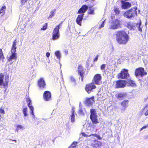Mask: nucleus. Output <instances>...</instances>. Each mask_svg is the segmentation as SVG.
Here are the masks:
<instances>
[{
    "label": "nucleus",
    "mask_w": 148,
    "mask_h": 148,
    "mask_svg": "<svg viewBox=\"0 0 148 148\" xmlns=\"http://www.w3.org/2000/svg\"><path fill=\"white\" fill-rule=\"evenodd\" d=\"M20 2L21 5H24L28 0H20Z\"/></svg>",
    "instance_id": "4c0bfd02"
},
{
    "label": "nucleus",
    "mask_w": 148,
    "mask_h": 148,
    "mask_svg": "<svg viewBox=\"0 0 148 148\" xmlns=\"http://www.w3.org/2000/svg\"><path fill=\"white\" fill-rule=\"evenodd\" d=\"M77 142H73V143L69 147H75V146L76 145H77Z\"/></svg>",
    "instance_id": "e433bc0d"
},
{
    "label": "nucleus",
    "mask_w": 148,
    "mask_h": 148,
    "mask_svg": "<svg viewBox=\"0 0 148 148\" xmlns=\"http://www.w3.org/2000/svg\"><path fill=\"white\" fill-rule=\"evenodd\" d=\"M17 41L16 40H15L13 42L12 48L11 50V51L13 52H16V45Z\"/></svg>",
    "instance_id": "4be33fe9"
},
{
    "label": "nucleus",
    "mask_w": 148,
    "mask_h": 148,
    "mask_svg": "<svg viewBox=\"0 0 148 148\" xmlns=\"http://www.w3.org/2000/svg\"><path fill=\"white\" fill-rule=\"evenodd\" d=\"M6 8V7L5 6L2 7L1 9L0 10V14L1 13L3 14H4L5 13V10Z\"/></svg>",
    "instance_id": "c756f323"
},
{
    "label": "nucleus",
    "mask_w": 148,
    "mask_h": 148,
    "mask_svg": "<svg viewBox=\"0 0 148 148\" xmlns=\"http://www.w3.org/2000/svg\"><path fill=\"white\" fill-rule=\"evenodd\" d=\"M78 72L80 76L81 77H82L84 72L82 67L81 66L79 65L78 66Z\"/></svg>",
    "instance_id": "5701e85b"
},
{
    "label": "nucleus",
    "mask_w": 148,
    "mask_h": 148,
    "mask_svg": "<svg viewBox=\"0 0 148 148\" xmlns=\"http://www.w3.org/2000/svg\"><path fill=\"white\" fill-rule=\"evenodd\" d=\"M81 103V102H79V106H80Z\"/></svg>",
    "instance_id": "6e6d98bb"
},
{
    "label": "nucleus",
    "mask_w": 148,
    "mask_h": 148,
    "mask_svg": "<svg viewBox=\"0 0 148 148\" xmlns=\"http://www.w3.org/2000/svg\"><path fill=\"white\" fill-rule=\"evenodd\" d=\"M82 135L84 136V137H89V136L88 135H87L84 132H82Z\"/></svg>",
    "instance_id": "a18cd8bd"
},
{
    "label": "nucleus",
    "mask_w": 148,
    "mask_h": 148,
    "mask_svg": "<svg viewBox=\"0 0 148 148\" xmlns=\"http://www.w3.org/2000/svg\"><path fill=\"white\" fill-rule=\"evenodd\" d=\"M47 27V24L46 23L45 24V25H44L43 26L42 28L41 29V30H45V29H46Z\"/></svg>",
    "instance_id": "ea45409f"
},
{
    "label": "nucleus",
    "mask_w": 148,
    "mask_h": 148,
    "mask_svg": "<svg viewBox=\"0 0 148 148\" xmlns=\"http://www.w3.org/2000/svg\"><path fill=\"white\" fill-rule=\"evenodd\" d=\"M127 27L130 30H134L136 29L135 24L129 23L127 24Z\"/></svg>",
    "instance_id": "b1692460"
},
{
    "label": "nucleus",
    "mask_w": 148,
    "mask_h": 148,
    "mask_svg": "<svg viewBox=\"0 0 148 148\" xmlns=\"http://www.w3.org/2000/svg\"><path fill=\"white\" fill-rule=\"evenodd\" d=\"M75 114H74V112L73 110V112H72L71 114V115L70 117H71V122L72 123H74L75 122Z\"/></svg>",
    "instance_id": "bb28decb"
},
{
    "label": "nucleus",
    "mask_w": 148,
    "mask_h": 148,
    "mask_svg": "<svg viewBox=\"0 0 148 148\" xmlns=\"http://www.w3.org/2000/svg\"><path fill=\"white\" fill-rule=\"evenodd\" d=\"M94 9L93 8L88 10V14H94Z\"/></svg>",
    "instance_id": "72a5a7b5"
},
{
    "label": "nucleus",
    "mask_w": 148,
    "mask_h": 148,
    "mask_svg": "<svg viewBox=\"0 0 148 148\" xmlns=\"http://www.w3.org/2000/svg\"><path fill=\"white\" fill-rule=\"evenodd\" d=\"M125 94L123 93H119L117 95V98L118 99H121L125 97Z\"/></svg>",
    "instance_id": "cd10ccee"
},
{
    "label": "nucleus",
    "mask_w": 148,
    "mask_h": 148,
    "mask_svg": "<svg viewBox=\"0 0 148 148\" xmlns=\"http://www.w3.org/2000/svg\"><path fill=\"white\" fill-rule=\"evenodd\" d=\"M61 23L56 26L52 32V39L53 40H57L59 38L60 34L59 31Z\"/></svg>",
    "instance_id": "39448f33"
},
{
    "label": "nucleus",
    "mask_w": 148,
    "mask_h": 148,
    "mask_svg": "<svg viewBox=\"0 0 148 148\" xmlns=\"http://www.w3.org/2000/svg\"><path fill=\"white\" fill-rule=\"evenodd\" d=\"M27 108H23V112L24 114V116H27Z\"/></svg>",
    "instance_id": "2f4dec72"
},
{
    "label": "nucleus",
    "mask_w": 148,
    "mask_h": 148,
    "mask_svg": "<svg viewBox=\"0 0 148 148\" xmlns=\"http://www.w3.org/2000/svg\"><path fill=\"white\" fill-rule=\"evenodd\" d=\"M23 126L21 125H18L17 126L16 130L18 132V130L23 129Z\"/></svg>",
    "instance_id": "473e14b6"
},
{
    "label": "nucleus",
    "mask_w": 148,
    "mask_h": 148,
    "mask_svg": "<svg viewBox=\"0 0 148 148\" xmlns=\"http://www.w3.org/2000/svg\"><path fill=\"white\" fill-rule=\"evenodd\" d=\"M94 136L96 137L99 140H101L102 139V138L99 135L96 134H91V135H89V136Z\"/></svg>",
    "instance_id": "7c9ffc66"
},
{
    "label": "nucleus",
    "mask_w": 148,
    "mask_h": 148,
    "mask_svg": "<svg viewBox=\"0 0 148 148\" xmlns=\"http://www.w3.org/2000/svg\"><path fill=\"white\" fill-rule=\"evenodd\" d=\"M70 79H71V81L72 82H73L74 83H75V79L72 76H71L70 77Z\"/></svg>",
    "instance_id": "58836bf2"
},
{
    "label": "nucleus",
    "mask_w": 148,
    "mask_h": 148,
    "mask_svg": "<svg viewBox=\"0 0 148 148\" xmlns=\"http://www.w3.org/2000/svg\"><path fill=\"white\" fill-rule=\"evenodd\" d=\"M114 12L116 14H119V10L117 8H114Z\"/></svg>",
    "instance_id": "a19ab883"
},
{
    "label": "nucleus",
    "mask_w": 148,
    "mask_h": 148,
    "mask_svg": "<svg viewBox=\"0 0 148 148\" xmlns=\"http://www.w3.org/2000/svg\"><path fill=\"white\" fill-rule=\"evenodd\" d=\"M5 58L4 57L3 54V52L2 50L1 49H0V61H1L3 62H4V59Z\"/></svg>",
    "instance_id": "393cba45"
},
{
    "label": "nucleus",
    "mask_w": 148,
    "mask_h": 148,
    "mask_svg": "<svg viewBox=\"0 0 148 148\" xmlns=\"http://www.w3.org/2000/svg\"><path fill=\"white\" fill-rule=\"evenodd\" d=\"M141 24V20H140V21L139 23H138L137 24H135V27H137L138 29V30L139 31L141 32L142 31V28L140 27V25Z\"/></svg>",
    "instance_id": "a878e982"
},
{
    "label": "nucleus",
    "mask_w": 148,
    "mask_h": 148,
    "mask_svg": "<svg viewBox=\"0 0 148 148\" xmlns=\"http://www.w3.org/2000/svg\"><path fill=\"white\" fill-rule=\"evenodd\" d=\"M105 21V20H104V21H103V23L101 24V26H99V29H101V28L103 27H104V22Z\"/></svg>",
    "instance_id": "37998d69"
},
{
    "label": "nucleus",
    "mask_w": 148,
    "mask_h": 148,
    "mask_svg": "<svg viewBox=\"0 0 148 148\" xmlns=\"http://www.w3.org/2000/svg\"><path fill=\"white\" fill-rule=\"evenodd\" d=\"M126 85L132 86H136L134 82L131 80H128L127 81L124 80H119L116 82L115 87L116 88H123Z\"/></svg>",
    "instance_id": "f03ea898"
},
{
    "label": "nucleus",
    "mask_w": 148,
    "mask_h": 148,
    "mask_svg": "<svg viewBox=\"0 0 148 148\" xmlns=\"http://www.w3.org/2000/svg\"><path fill=\"white\" fill-rule=\"evenodd\" d=\"M0 112L3 114H4L5 113V111L3 109H2V108H0Z\"/></svg>",
    "instance_id": "c03bdc74"
},
{
    "label": "nucleus",
    "mask_w": 148,
    "mask_h": 148,
    "mask_svg": "<svg viewBox=\"0 0 148 148\" xmlns=\"http://www.w3.org/2000/svg\"><path fill=\"white\" fill-rule=\"evenodd\" d=\"M96 88V86L95 85L92 83H91L86 85L85 89L88 93H90L93 89H94Z\"/></svg>",
    "instance_id": "9b49d317"
},
{
    "label": "nucleus",
    "mask_w": 148,
    "mask_h": 148,
    "mask_svg": "<svg viewBox=\"0 0 148 148\" xmlns=\"http://www.w3.org/2000/svg\"><path fill=\"white\" fill-rule=\"evenodd\" d=\"M129 75L127 70L125 69H123L121 72L118 75V78H119L125 79L129 77Z\"/></svg>",
    "instance_id": "0eeeda50"
},
{
    "label": "nucleus",
    "mask_w": 148,
    "mask_h": 148,
    "mask_svg": "<svg viewBox=\"0 0 148 148\" xmlns=\"http://www.w3.org/2000/svg\"><path fill=\"white\" fill-rule=\"evenodd\" d=\"M55 11V10H52V11H51V12H50L51 14L49 16V18H51L54 15Z\"/></svg>",
    "instance_id": "f704fd0d"
},
{
    "label": "nucleus",
    "mask_w": 148,
    "mask_h": 148,
    "mask_svg": "<svg viewBox=\"0 0 148 148\" xmlns=\"http://www.w3.org/2000/svg\"><path fill=\"white\" fill-rule=\"evenodd\" d=\"M116 36V40L119 44H125L128 40L129 37L128 35L123 31L118 32Z\"/></svg>",
    "instance_id": "f257e3e1"
},
{
    "label": "nucleus",
    "mask_w": 148,
    "mask_h": 148,
    "mask_svg": "<svg viewBox=\"0 0 148 148\" xmlns=\"http://www.w3.org/2000/svg\"><path fill=\"white\" fill-rule=\"evenodd\" d=\"M88 9V7L86 5H83L79 10L78 13L84 14Z\"/></svg>",
    "instance_id": "f3484780"
},
{
    "label": "nucleus",
    "mask_w": 148,
    "mask_h": 148,
    "mask_svg": "<svg viewBox=\"0 0 148 148\" xmlns=\"http://www.w3.org/2000/svg\"><path fill=\"white\" fill-rule=\"evenodd\" d=\"M69 148H76V147H69Z\"/></svg>",
    "instance_id": "864d4df0"
},
{
    "label": "nucleus",
    "mask_w": 148,
    "mask_h": 148,
    "mask_svg": "<svg viewBox=\"0 0 148 148\" xmlns=\"http://www.w3.org/2000/svg\"><path fill=\"white\" fill-rule=\"evenodd\" d=\"M147 107H148V104L146 105L145 108Z\"/></svg>",
    "instance_id": "3c124183"
},
{
    "label": "nucleus",
    "mask_w": 148,
    "mask_h": 148,
    "mask_svg": "<svg viewBox=\"0 0 148 148\" xmlns=\"http://www.w3.org/2000/svg\"><path fill=\"white\" fill-rule=\"evenodd\" d=\"M105 67H106L105 64H102L101 67V70H104L105 68Z\"/></svg>",
    "instance_id": "79ce46f5"
},
{
    "label": "nucleus",
    "mask_w": 148,
    "mask_h": 148,
    "mask_svg": "<svg viewBox=\"0 0 148 148\" xmlns=\"http://www.w3.org/2000/svg\"><path fill=\"white\" fill-rule=\"evenodd\" d=\"M4 75L2 73H0V88H6L8 85V82L6 80L3 82Z\"/></svg>",
    "instance_id": "6e6552de"
},
{
    "label": "nucleus",
    "mask_w": 148,
    "mask_h": 148,
    "mask_svg": "<svg viewBox=\"0 0 148 148\" xmlns=\"http://www.w3.org/2000/svg\"><path fill=\"white\" fill-rule=\"evenodd\" d=\"M98 56L97 55L96 57L94 59V61H97L98 60Z\"/></svg>",
    "instance_id": "8fccbe9b"
},
{
    "label": "nucleus",
    "mask_w": 148,
    "mask_h": 148,
    "mask_svg": "<svg viewBox=\"0 0 148 148\" xmlns=\"http://www.w3.org/2000/svg\"><path fill=\"white\" fill-rule=\"evenodd\" d=\"M55 55L56 56L57 58L60 59L61 57L60 53L59 51H57L55 52Z\"/></svg>",
    "instance_id": "c85d7f7f"
},
{
    "label": "nucleus",
    "mask_w": 148,
    "mask_h": 148,
    "mask_svg": "<svg viewBox=\"0 0 148 148\" xmlns=\"http://www.w3.org/2000/svg\"><path fill=\"white\" fill-rule=\"evenodd\" d=\"M121 2L122 3V8L123 9L128 8L131 6V4L128 2L122 1Z\"/></svg>",
    "instance_id": "dca6fc26"
},
{
    "label": "nucleus",
    "mask_w": 148,
    "mask_h": 148,
    "mask_svg": "<svg viewBox=\"0 0 148 148\" xmlns=\"http://www.w3.org/2000/svg\"><path fill=\"white\" fill-rule=\"evenodd\" d=\"M38 82V86L40 88L43 89L45 88L46 83L43 78H40Z\"/></svg>",
    "instance_id": "f8f14e48"
},
{
    "label": "nucleus",
    "mask_w": 148,
    "mask_h": 148,
    "mask_svg": "<svg viewBox=\"0 0 148 148\" xmlns=\"http://www.w3.org/2000/svg\"><path fill=\"white\" fill-rule=\"evenodd\" d=\"M94 98L93 97L86 99V104L88 106H90L94 101Z\"/></svg>",
    "instance_id": "412c9836"
},
{
    "label": "nucleus",
    "mask_w": 148,
    "mask_h": 148,
    "mask_svg": "<svg viewBox=\"0 0 148 148\" xmlns=\"http://www.w3.org/2000/svg\"><path fill=\"white\" fill-rule=\"evenodd\" d=\"M78 113L80 114H81V115H84V112L82 110V109L81 108H80V109H79V110L78 111Z\"/></svg>",
    "instance_id": "c9c22d12"
},
{
    "label": "nucleus",
    "mask_w": 148,
    "mask_h": 148,
    "mask_svg": "<svg viewBox=\"0 0 148 148\" xmlns=\"http://www.w3.org/2000/svg\"><path fill=\"white\" fill-rule=\"evenodd\" d=\"M144 115L145 116L148 115V109L144 113Z\"/></svg>",
    "instance_id": "de8ad7c7"
},
{
    "label": "nucleus",
    "mask_w": 148,
    "mask_h": 148,
    "mask_svg": "<svg viewBox=\"0 0 148 148\" xmlns=\"http://www.w3.org/2000/svg\"><path fill=\"white\" fill-rule=\"evenodd\" d=\"M13 141H14L15 143H16V140H11Z\"/></svg>",
    "instance_id": "603ef678"
},
{
    "label": "nucleus",
    "mask_w": 148,
    "mask_h": 148,
    "mask_svg": "<svg viewBox=\"0 0 148 148\" xmlns=\"http://www.w3.org/2000/svg\"><path fill=\"white\" fill-rule=\"evenodd\" d=\"M128 103V101L125 100L123 101L121 103V105L123 107V108L121 109L122 112L125 111V108L127 107Z\"/></svg>",
    "instance_id": "6ab92c4d"
},
{
    "label": "nucleus",
    "mask_w": 148,
    "mask_h": 148,
    "mask_svg": "<svg viewBox=\"0 0 148 148\" xmlns=\"http://www.w3.org/2000/svg\"><path fill=\"white\" fill-rule=\"evenodd\" d=\"M16 52L11 51V55L8 58V61L9 62L11 61L12 60H16L17 58V55Z\"/></svg>",
    "instance_id": "2eb2a0df"
},
{
    "label": "nucleus",
    "mask_w": 148,
    "mask_h": 148,
    "mask_svg": "<svg viewBox=\"0 0 148 148\" xmlns=\"http://www.w3.org/2000/svg\"><path fill=\"white\" fill-rule=\"evenodd\" d=\"M146 74V72L144 71L143 68L140 67L136 69L135 74L136 76H140L142 77Z\"/></svg>",
    "instance_id": "1a4fd4ad"
},
{
    "label": "nucleus",
    "mask_w": 148,
    "mask_h": 148,
    "mask_svg": "<svg viewBox=\"0 0 148 148\" xmlns=\"http://www.w3.org/2000/svg\"><path fill=\"white\" fill-rule=\"evenodd\" d=\"M90 113L91 115L90 117L92 122L95 124L98 123L99 122L97 119V116L95 110L91 109L90 110Z\"/></svg>",
    "instance_id": "423d86ee"
},
{
    "label": "nucleus",
    "mask_w": 148,
    "mask_h": 148,
    "mask_svg": "<svg viewBox=\"0 0 148 148\" xmlns=\"http://www.w3.org/2000/svg\"><path fill=\"white\" fill-rule=\"evenodd\" d=\"M110 28L111 29H116L121 27L120 21L118 19H115L110 21L109 23Z\"/></svg>",
    "instance_id": "7ed1b4c3"
},
{
    "label": "nucleus",
    "mask_w": 148,
    "mask_h": 148,
    "mask_svg": "<svg viewBox=\"0 0 148 148\" xmlns=\"http://www.w3.org/2000/svg\"><path fill=\"white\" fill-rule=\"evenodd\" d=\"M84 15V14L79 15H78V17L77 18L76 22L77 23L80 25H81V22L83 19V16Z\"/></svg>",
    "instance_id": "aec40b11"
},
{
    "label": "nucleus",
    "mask_w": 148,
    "mask_h": 148,
    "mask_svg": "<svg viewBox=\"0 0 148 148\" xmlns=\"http://www.w3.org/2000/svg\"><path fill=\"white\" fill-rule=\"evenodd\" d=\"M26 101L28 105L29 108L30 110L32 111V114L34 116L33 110L34 108L33 106L32 105L31 101L28 97H27L26 98Z\"/></svg>",
    "instance_id": "4468645a"
},
{
    "label": "nucleus",
    "mask_w": 148,
    "mask_h": 148,
    "mask_svg": "<svg viewBox=\"0 0 148 148\" xmlns=\"http://www.w3.org/2000/svg\"><path fill=\"white\" fill-rule=\"evenodd\" d=\"M31 114L33 115V117H35V116L34 115V116L32 113H31Z\"/></svg>",
    "instance_id": "5fc2aeb1"
},
{
    "label": "nucleus",
    "mask_w": 148,
    "mask_h": 148,
    "mask_svg": "<svg viewBox=\"0 0 148 148\" xmlns=\"http://www.w3.org/2000/svg\"><path fill=\"white\" fill-rule=\"evenodd\" d=\"M44 98L45 101H49L51 99V94L50 92L45 91L43 94Z\"/></svg>",
    "instance_id": "ddd939ff"
},
{
    "label": "nucleus",
    "mask_w": 148,
    "mask_h": 148,
    "mask_svg": "<svg viewBox=\"0 0 148 148\" xmlns=\"http://www.w3.org/2000/svg\"><path fill=\"white\" fill-rule=\"evenodd\" d=\"M50 55V53L49 52H47L46 53V56L47 57H49Z\"/></svg>",
    "instance_id": "09e8293b"
},
{
    "label": "nucleus",
    "mask_w": 148,
    "mask_h": 148,
    "mask_svg": "<svg viewBox=\"0 0 148 148\" xmlns=\"http://www.w3.org/2000/svg\"><path fill=\"white\" fill-rule=\"evenodd\" d=\"M101 76L100 74H97L94 77V81L95 84L100 85L102 82L101 81Z\"/></svg>",
    "instance_id": "9d476101"
},
{
    "label": "nucleus",
    "mask_w": 148,
    "mask_h": 148,
    "mask_svg": "<svg viewBox=\"0 0 148 148\" xmlns=\"http://www.w3.org/2000/svg\"><path fill=\"white\" fill-rule=\"evenodd\" d=\"M136 9V8L134 7L129 11H126L124 13V16L128 18H130L135 15H137Z\"/></svg>",
    "instance_id": "20e7f679"
},
{
    "label": "nucleus",
    "mask_w": 148,
    "mask_h": 148,
    "mask_svg": "<svg viewBox=\"0 0 148 148\" xmlns=\"http://www.w3.org/2000/svg\"><path fill=\"white\" fill-rule=\"evenodd\" d=\"M101 143L100 142L95 140L92 143L91 145L94 147L97 148L101 146Z\"/></svg>",
    "instance_id": "a211bd4d"
},
{
    "label": "nucleus",
    "mask_w": 148,
    "mask_h": 148,
    "mask_svg": "<svg viewBox=\"0 0 148 148\" xmlns=\"http://www.w3.org/2000/svg\"><path fill=\"white\" fill-rule=\"evenodd\" d=\"M147 126H145L141 128L140 130V131H142L143 129L146 128L147 127Z\"/></svg>",
    "instance_id": "49530a36"
},
{
    "label": "nucleus",
    "mask_w": 148,
    "mask_h": 148,
    "mask_svg": "<svg viewBox=\"0 0 148 148\" xmlns=\"http://www.w3.org/2000/svg\"><path fill=\"white\" fill-rule=\"evenodd\" d=\"M83 79V78L82 77V80Z\"/></svg>",
    "instance_id": "4d7b16f0"
}]
</instances>
